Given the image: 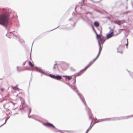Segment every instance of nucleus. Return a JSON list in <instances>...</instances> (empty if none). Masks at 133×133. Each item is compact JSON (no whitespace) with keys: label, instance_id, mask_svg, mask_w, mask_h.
<instances>
[{"label":"nucleus","instance_id":"1","mask_svg":"<svg viewBox=\"0 0 133 133\" xmlns=\"http://www.w3.org/2000/svg\"><path fill=\"white\" fill-rule=\"evenodd\" d=\"M95 31L97 35L96 37L98 39H99V40L98 41V44L99 46V52L96 58L95 59H94L91 62L89 63L88 65L86 66L84 69L80 71L81 72L85 71L87 69L88 67L90 66L94 63L95 61L101 53V52L102 49V47H101L100 42L102 44H103L105 40V39L104 37L101 36L100 35H98L95 31Z\"/></svg>","mask_w":133,"mask_h":133},{"label":"nucleus","instance_id":"2","mask_svg":"<svg viewBox=\"0 0 133 133\" xmlns=\"http://www.w3.org/2000/svg\"><path fill=\"white\" fill-rule=\"evenodd\" d=\"M9 19V15L7 13L1 15L0 17V24L6 26Z\"/></svg>","mask_w":133,"mask_h":133},{"label":"nucleus","instance_id":"3","mask_svg":"<svg viewBox=\"0 0 133 133\" xmlns=\"http://www.w3.org/2000/svg\"><path fill=\"white\" fill-rule=\"evenodd\" d=\"M15 105V104L11 102H9L6 103L4 105V108L6 110H9L13 108Z\"/></svg>","mask_w":133,"mask_h":133},{"label":"nucleus","instance_id":"4","mask_svg":"<svg viewBox=\"0 0 133 133\" xmlns=\"http://www.w3.org/2000/svg\"><path fill=\"white\" fill-rule=\"evenodd\" d=\"M49 76L52 78L58 80H61L62 78V77L60 76H55L51 74H50Z\"/></svg>","mask_w":133,"mask_h":133},{"label":"nucleus","instance_id":"5","mask_svg":"<svg viewBox=\"0 0 133 133\" xmlns=\"http://www.w3.org/2000/svg\"><path fill=\"white\" fill-rule=\"evenodd\" d=\"M114 22L115 24L120 25L121 24L125 23V21L124 20L115 21Z\"/></svg>","mask_w":133,"mask_h":133},{"label":"nucleus","instance_id":"6","mask_svg":"<svg viewBox=\"0 0 133 133\" xmlns=\"http://www.w3.org/2000/svg\"><path fill=\"white\" fill-rule=\"evenodd\" d=\"M46 127H52L54 128H55V127L51 123H45L43 124Z\"/></svg>","mask_w":133,"mask_h":133},{"label":"nucleus","instance_id":"7","mask_svg":"<svg viewBox=\"0 0 133 133\" xmlns=\"http://www.w3.org/2000/svg\"><path fill=\"white\" fill-rule=\"evenodd\" d=\"M114 34L113 31L111 32L110 33L108 34L107 36V39H109L113 36V35Z\"/></svg>","mask_w":133,"mask_h":133},{"label":"nucleus","instance_id":"8","mask_svg":"<svg viewBox=\"0 0 133 133\" xmlns=\"http://www.w3.org/2000/svg\"><path fill=\"white\" fill-rule=\"evenodd\" d=\"M63 77H65L66 80H70L72 79V76H63Z\"/></svg>","mask_w":133,"mask_h":133},{"label":"nucleus","instance_id":"9","mask_svg":"<svg viewBox=\"0 0 133 133\" xmlns=\"http://www.w3.org/2000/svg\"><path fill=\"white\" fill-rule=\"evenodd\" d=\"M94 25L95 26L97 27L99 26V24L98 22L97 21H95L94 22Z\"/></svg>","mask_w":133,"mask_h":133},{"label":"nucleus","instance_id":"10","mask_svg":"<svg viewBox=\"0 0 133 133\" xmlns=\"http://www.w3.org/2000/svg\"><path fill=\"white\" fill-rule=\"evenodd\" d=\"M29 65L31 67H34V65L31 62L29 61Z\"/></svg>","mask_w":133,"mask_h":133},{"label":"nucleus","instance_id":"11","mask_svg":"<svg viewBox=\"0 0 133 133\" xmlns=\"http://www.w3.org/2000/svg\"><path fill=\"white\" fill-rule=\"evenodd\" d=\"M91 127H89L88 129V130H87L86 133H88V132L91 129Z\"/></svg>","mask_w":133,"mask_h":133},{"label":"nucleus","instance_id":"12","mask_svg":"<svg viewBox=\"0 0 133 133\" xmlns=\"http://www.w3.org/2000/svg\"><path fill=\"white\" fill-rule=\"evenodd\" d=\"M13 89L14 90H18V88L17 87H12Z\"/></svg>","mask_w":133,"mask_h":133},{"label":"nucleus","instance_id":"13","mask_svg":"<svg viewBox=\"0 0 133 133\" xmlns=\"http://www.w3.org/2000/svg\"><path fill=\"white\" fill-rule=\"evenodd\" d=\"M57 65V64H55L54 65V66L53 67V68L54 69H55L56 68V65Z\"/></svg>","mask_w":133,"mask_h":133},{"label":"nucleus","instance_id":"14","mask_svg":"<svg viewBox=\"0 0 133 133\" xmlns=\"http://www.w3.org/2000/svg\"><path fill=\"white\" fill-rule=\"evenodd\" d=\"M1 90L2 91H3L4 90V89L3 88H1Z\"/></svg>","mask_w":133,"mask_h":133},{"label":"nucleus","instance_id":"15","mask_svg":"<svg viewBox=\"0 0 133 133\" xmlns=\"http://www.w3.org/2000/svg\"><path fill=\"white\" fill-rule=\"evenodd\" d=\"M128 39H127V44H126V45H127H127H128Z\"/></svg>","mask_w":133,"mask_h":133},{"label":"nucleus","instance_id":"16","mask_svg":"<svg viewBox=\"0 0 133 133\" xmlns=\"http://www.w3.org/2000/svg\"><path fill=\"white\" fill-rule=\"evenodd\" d=\"M88 13H90V14H91V12H89Z\"/></svg>","mask_w":133,"mask_h":133},{"label":"nucleus","instance_id":"17","mask_svg":"<svg viewBox=\"0 0 133 133\" xmlns=\"http://www.w3.org/2000/svg\"><path fill=\"white\" fill-rule=\"evenodd\" d=\"M5 10V9H3V11H4V10Z\"/></svg>","mask_w":133,"mask_h":133}]
</instances>
